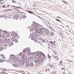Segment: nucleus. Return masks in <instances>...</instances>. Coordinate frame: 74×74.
<instances>
[{"instance_id": "1", "label": "nucleus", "mask_w": 74, "mask_h": 74, "mask_svg": "<svg viewBox=\"0 0 74 74\" xmlns=\"http://www.w3.org/2000/svg\"><path fill=\"white\" fill-rule=\"evenodd\" d=\"M36 53V56H39L40 55H42L44 57H45V54H44V53L41 52H40V51H37L36 53V52H34V53H31V54L32 55H34L35 54V53Z\"/></svg>"}, {"instance_id": "2", "label": "nucleus", "mask_w": 74, "mask_h": 74, "mask_svg": "<svg viewBox=\"0 0 74 74\" xmlns=\"http://www.w3.org/2000/svg\"><path fill=\"white\" fill-rule=\"evenodd\" d=\"M36 27L34 28V30H35V32L37 34H38L39 35H40V34H43V31H38V30L37 29Z\"/></svg>"}, {"instance_id": "3", "label": "nucleus", "mask_w": 74, "mask_h": 74, "mask_svg": "<svg viewBox=\"0 0 74 74\" xmlns=\"http://www.w3.org/2000/svg\"><path fill=\"white\" fill-rule=\"evenodd\" d=\"M33 23H34V24L36 26L34 28H32V29H33V30H34L35 29L34 28L35 27H37V29H38V27H39V25L38 24H37V23H35V22H34V21H33Z\"/></svg>"}, {"instance_id": "4", "label": "nucleus", "mask_w": 74, "mask_h": 74, "mask_svg": "<svg viewBox=\"0 0 74 74\" xmlns=\"http://www.w3.org/2000/svg\"><path fill=\"white\" fill-rule=\"evenodd\" d=\"M39 27H40V25H39V26L38 27V29H37V27H36V29L37 30H38V29H39V30L40 31H41L43 29V27H42V28H39Z\"/></svg>"}, {"instance_id": "5", "label": "nucleus", "mask_w": 74, "mask_h": 74, "mask_svg": "<svg viewBox=\"0 0 74 74\" xmlns=\"http://www.w3.org/2000/svg\"><path fill=\"white\" fill-rule=\"evenodd\" d=\"M46 34L47 36H48L49 34V30L47 29L46 32Z\"/></svg>"}, {"instance_id": "6", "label": "nucleus", "mask_w": 74, "mask_h": 74, "mask_svg": "<svg viewBox=\"0 0 74 74\" xmlns=\"http://www.w3.org/2000/svg\"><path fill=\"white\" fill-rule=\"evenodd\" d=\"M7 46H8V45H7V44H5L3 45V47H4V48H5V49H7Z\"/></svg>"}, {"instance_id": "7", "label": "nucleus", "mask_w": 74, "mask_h": 74, "mask_svg": "<svg viewBox=\"0 0 74 74\" xmlns=\"http://www.w3.org/2000/svg\"><path fill=\"white\" fill-rule=\"evenodd\" d=\"M42 63V60H41L38 61V64H41Z\"/></svg>"}, {"instance_id": "8", "label": "nucleus", "mask_w": 74, "mask_h": 74, "mask_svg": "<svg viewBox=\"0 0 74 74\" xmlns=\"http://www.w3.org/2000/svg\"><path fill=\"white\" fill-rule=\"evenodd\" d=\"M30 47L28 48L27 49V52H29L30 51Z\"/></svg>"}, {"instance_id": "9", "label": "nucleus", "mask_w": 74, "mask_h": 74, "mask_svg": "<svg viewBox=\"0 0 74 74\" xmlns=\"http://www.w3.org/2000/svg\"><path fill=\"white\" fill-rule=\"evenodd\" d=\"M1 56L3 59H5V58H6L5 57V56H4V55L2 54Z\"/></svg>"}, {"instance_id": "10", "label": "nucleus", "mask_w": 74, "mask_h": 74, "mask_svg": "<svg viewBox=\"0 0 74 74\" xmlns=\"http://www.w3.org/2000/svg\"><path fill=\"white\" fill-rule=\"evenodd\" d=\"M13 66H14L15 67H18V65L17 64H13Z\"/></svg>"}, {"instance_id": "11", "label": "nucleus", "mask_w": 74, "mask_h": 74, "mask_svg": "<svg viewBox=\"0 0 74 74\" xmlns=\"http://www.w3.org/2000/svg\"><path fill=\"white\" fill-rule=\"evenodd\" d=\"M33 64H34L33 62H31L30 64V67H32L33 66Z\"/></svg>"}, {"instance_id": "12", "label": "nucleus", "mask_w": 74, "mask_h": 74, "mask_svg": "<svg viewBox=\"0 0 74 74\" xmlns=\"http://www.w3.org/2000/svg\"><path fill=\"white\" fill-rule=\"evenodd\" d=\"M18 60H19V58H17L15 60L14 62H18Z\"/></svg>"}, {"instance_id": "13", "label": "nucleus", "mask_w": 74, "mask_h": 74, "mask_svg": "<svg viewBox=\"0 0 74 74\" xmlns=\"http://www.w3.org/2000/svg\"><path fill=\"white\" fill-rule=\"evenodd\" d=\"M17 36H18V34H15L13 35V37H17Z\"/></svg>"}, {"instance_id": "14", "label": "nucleus", "mask_w": 74, "mask_h": 74, "mask_svg": "<svg viewBox=\"0 0 74 74\" xmlns=\"http://www.w3.org/2000/svg\"><path fill=\"white\" fill-rule=\"evenodd\" d=\"M7 40V39L6 38H5L3 39V42H6Z\"/></svg>"}, {"instance_id": "15", "label": "nucleus", "mask_w": 74, "mask_h": 74, "mask_svg": "<svg viewBox=\"0 0 74 74\" xmlns=\"http://www.w3.org/2000/svg\"><path fill=\"white\" fill-rule=\"evenodd\" d=\"M59 65L60 66H62V61H60V62Z\"/></svg>"}, {"instance_id": "16", "label": "nucleus", "mask_w": 74, "mask_h": 74, "mask_svg": "<svg viewBox=\"0 0 74 74\" xmlns=\"http://www.w3.org/2000/svg\"><path fill=\"white\" fill-rule=\"evenodd\" d=\"M43 30L44 32H46V31L47 30V29L43 27Z\"/></svg>"}, {"instance_id": "17", "label": "nucleus", "mask_w": 74, "mask_h": 74, "mask_svg": "<svg viewBox=\"0 0 74 74\" xmlns=\"http://www.w3.org/2000/svg\"><path fill=\"white\" fill-rule=\"evenodd\" d=\"M12 42H10L9 43V45H10V46H12Z\"/></svg>"}, {"instance_id": "18", "label": "nucleus", "mask_w": 74, "mask_h": 74, "mask_svg": "<svg viewBox=\"0 0 74 74\" xmlns=\"http://www.w3.org/2000/svg\"><path fill=\"white\" fill-rule=\"evenodd\" d=\"M29 66V63H27L26 64V66H27V67H28V66Z\"/></svg>"}, {"instance_id": "19", "label": "nucleus", "mask_w": 74, "mask_h": 74, "mask_svg": "<svg viewBox=\"0 0 74 74\" xmlns=\"http://www.w3.org/2000/svg\"><path fill=\"white\" fill-rule=\"evenodd\" d=\"M14 58V55L13 54H12L10 55V58Z\"/></svg>"}, {"instance_id": "20", "label": "nucleus", "mask_w": 74, "mask_h": 74, "mask_svg": "<svg viewBox=\"0 0 74 74\" xmlns=\"http://www.w3.org/2000/svg\"><path fill=\"white\" fill-rule=\"evenodd\" d=\"M10 40L8 39L7 40V41H6V43H8V42H10Z\"/></svg>"}, {"instance_id": "21", "label": "nucleus", "mask_w": 74, "mask_h": 74, "mask_svg": "<svg viewBox=\"0 0 74 74\" xmlns=\"http://www.w3.org/2000/svg\"><path fill=\"white\" fill-rule=\"evenodd\" d=\"M18 63H19V64H21L22 63V61H21V60Z\"/></svg>"}, {"instance_id": "22", "label": "nucleus", "mask_w": 74, "mask_h": 74, "mask_svg": "<svg viewBox=\"0 0 74 74\" xmlns=\"http://www.w3.org/2000/svg\"><path fill=\"white\" fill-rule=\"evenodd\" d=\"M3 49V47H0V51H2Z\"/></svg>"}, {"instance_id": "23", "label": "nucleus", "mask_w": 74, "mask_h": 74, "mask_svg": "<svg viewBox=\"0 0 74 74\" xmlns=\"http://www.w3.org/2000/svg\"><path fill=\"white\" fill-rule=\"evenodd\" d=\"M4 60H0V63H2L3 62H4Z\"/></svg>"}, {"instance_id": "24", "label": "nucleus", "mask_w": 74, "mask_h": 74, "mask_svg": "<svg viewBox=\"0 0 74 74\" xmlns=\"http://www.w3.org/2000/svg\"><path fill=\"white\" fill-rule=\"evenodd\" d=\"M3 42V40L2 39L0 40V44H1L2 42Z\"/></svg>"}, {"instance_id": "25", "label": "nucleus", "mask_w": 74, "mask_h": 74, "mask_svg": "<svg viewBox=\"0 0 74 74\" xmlns=\"http://www.w3.org/2000/svg\"><path fill=\"white\" fill-rule=\"evenodd\" d=\"M26 50L25 49H24L23 51V53H26Z\"/></svg>"}, {"instance_id": "26", "label": "nucleus", "mask_w": 74, "mask_h": 74, "mask_svg": "<svg viewBox=\"0 0 74 74\" xmlns=\"http://www.w3.org/2000/svg\"><path fill=\"white\" fill-rule=\"evenodd\" d=\"M25 54H23L22 56V59H23V58H24V57H25Z\"/></svg>"}, {"instance_id": "27", "label": "nucleus", "mask_w": 74, "mask_h": 74, "mask_svg": "<svg viewBox=\"0 0 74 74\" xmlns=\"http://www.w3.org/2000/svg\"><path fill=\"white\" fill-rule=\"evenodd\" d=\"M50 42V43H51V44H54V43H53V42L52 41H51Z\"/></svg>"}, {"instance_id": "28", "label": "nucleus", "mask_w": 74, "mask_h": 74, "mask_svg": "<svg viewBox=\"0 0 74 74\" xmlns=\"http://www.w3.org/2000/svg\"><path fill=\"white\" fill-rule=\"evenodd\" d=\"M62 2H63V3H66V4H67V2L65 1H62Z\"/></svg>"}, {"instance_id": "29", "label": "nucleus", "mask_w": 74, "mask_h": 74, "mask_svg": "<svg viewBox=\"0 0 74 74\" xmlns=\"http://www.w3.org/2000/svg\"><path fill=\"white\" fill-rule=\"evenodd\" d=\"M34 62L35 63H37V60H35Z\"/></svg>"}, {"instance_id": "30", "label": "nucleus", "mask_w": 74, "mask_h": 74, "mask_svg": "<svg viewBox=\"0 0 74 74\" xmlns=\"http://www.w3.org/2000/svg\"><path fill=\"white\" fill-rule=\"evenodd\" d=\"M56 20L57 21H58V22H61V21H59V20L58 19H56Z\"/></svg>"}, {"instance_id": "31", "label": "nucleus", "mask_w": 74, "mask_h": 74, "mask_svg": "<svg viewBox=\"0 0 74 74\" xmlns=\"http://www.w3.org/2000/svg\"><path fill=\"white\" fill-rule=\"evenodd\" d=\"M2 7H3V8H6V7H5V5H3L2 6Z\"/></svg>"}, {"instance_id": "32", "label": "nucleus", "mask_w": 74, "mask_h": 74, "mask_svg": "<svg viewBox=\"0 0 74 74\" xmlns=\"http://www.w3.org/2000/svg\"><path fill=\"white\" fill-rule=\"evenodd\" d=\"M22 55V53H19V56H21Z\"/></svg>"}, {"instance_id": "33", "label": "nucleus", "mask_w": 74, "mask_h": 74, "mask_svg": "<svg viewBox=\"0 0 74 74\" xmlns=\"http://www.w3.org/2000/svg\"><path fill=\"white\" fill-rule=\"evenodd\" d=\"M18 17V16H14V17L15 18H17Z\"/></svg>"}, {"instance_id": "34", "label": "nucleus", "mask_w": 74, "mask_h": 74, "mask_svg": "<svg viewBox=\"0 0 74 74\" xmlns=\"http://www.w3.org/2000/svg\"><path fill=\"white\" fill-rule=\"evenodd\" d=\"M23 18L24 19H25V18H26V16H24Z\"/></svg>"}, {"instance_id": "35", "label": "nucleus", "mask_w": 74, "mask_h": 74, "mask_svg": "<svg viewBox=\"0 0 74 74\" xmlns=\"http://www.w3.org/2000/svg\"><path fill=\"white\" fill-rule=\"evenodd\" d=\"M68 62H71V63L72 62V61H71L70 60H69L68 61Z\"/></svg>"}, {"instance_id": "36", "label": "nucleus", "mask_w": 74, "mask_h": 74, "mask_svg": "<svg viewBox=\"0 0 74 74\" xmlns=\"http://www.w3.org/2000/svg\"><path fill=\"white\" fill-rule=\"evenodd\" d=\"M14 41H15V42H18V40H14Z\"/></svg>"}, {"instance_id": "37", "label": "nucleus", "mask_w": 74, "mask_h": 74, "mask_svg": "<svg viewBox=\"0 0 74 74\" xmlns=\"http://www.w3.org/2000/svg\"><path fill=\"white\" fill-rule=\"evenodd\" d=\"M9 34H7L6 36V37H9Z\"/></svg>"}, {"instance_id": "38", "label": "nucleus", "mask_w": 74, "mask_h": 74, "mask_svg": "<svg viewBox=\"0 0 74 74\" xmlns=\"http://www.w3.org/2000/svg\"><path fill=\"white\" fill-rule=\"evenodd\" d=\"M0 4H1V5H2V4H3V3L0 2Z\"/></svg>"}, {"instance_id": "39", "label": "nucleus", "mask_w": 74, "mask_h": 74, "mask_svg": "<svg viewBox=\"0 0 74 74\" xmlns=\"http://www.w3.org/2000/svg\"><path fill=\"white\" fill-rule=\"evenodd\" d=\"M47 26H50V24H49V23H48V24L47 25Z\"/></svg>"}, {"instance_id": "40", "label": "nucleus", "mask_w": 74, "mask_h": 74, "mask_svg": "<svg viewBox=\"0 0 74 74\" xmlns=\"http://www.w3.org/2000/svg\"><path fill=\"white\" fill-rule=\"evenodd\" d=\"M51 36H53L54 35V33H53L51 34Z\"/></svg>"}, {"instance_id": "41", "label": "nucleus", "mask_w": 74, "mask_h": 74, "mask_svg": "<svg viewBox=\"0 0 74 74\" xmlns=\"http://www.w3.org/2000/svg\"><path fill=\"white\" fill-rule=\"evenodd\" d=\"M40 57H41V56L40 57H39V58H38V59H40Z\"/></svg>"}, {"instance_id": "42", "label": "nucleus", "mask_w": 74, "mask_h": 74, "mask_svg": "<svg viewBox=\"0 0 74 74\" xmlns=\"http://www.w3.org/2000/svg\"><path fill=\"white\" fill-rule=\"evenodd\" d=\"M10 6H11V5H8L6 7H10Z\"/></svg>"}, {"instance_id": "43", "label": "nucleus", "mask_w": 74, "mask_h": 74, "mask_svg": "<svg viewBox=\"0 0 74 74\" xmlns=\"http://www.w3.org/2000/svg\"><path fill=\"white\" fill-rule=\"evenodd\" d=\"M12 34H14V32H13L12 33Z\"/></svg>"}, {"instance_id": "44", "label": "nucleus", "mask_w": 74, "mask_h": 74, "mask_svg": "<svg viewBox=\"0 0 74 74\" xmlns=\"http://www.w3.org/2000/svg\"><path fill=\"white\" fill-rule=\"evenodd\" d=\"M3 30L2 29H0V33H1Z\"/></svg>"}, {"instance_id": "45", "label": "nucleus", "mask_w": 74, "mask_h": 74, "mask_svg": "<svg viewBox=\"0 0 74 74\" xmlns=\"http://www.w3.org/2000/svg\"><path fill=\"white\" fill-rule=\"evenodd\" d=\"M29 13H30V14H33V12H29Z\"/></svg>"}, {"instance_id": "46", "label": "nucleus", "mask_w": 74, "mask_h": 74, "mask_svg": "<svg viewBox=\"0 0 74 74\" xmlns=\"http://www.w3.org/2000/svg\"><path fill=\"white\" fill-rule=\"evenodd\" d=\"M49 59H50L51 58V56H49Z\"/></svg>"}, {"instance_id": "47", "label": "nucleus", "mask_w": 74, "mask_h": 74, "mask_svg": "<svg viewBox=\"0 0 74 74\" xmlns=\"http://www.w3.org/2000/svg\"><path fill=\"white\" fill-rule=\"evenodd\" d=\"M1 74H4V73H3V72H2L1 73Z\"/></svg>"}, {"instance_id": "48", "label": "nucleus", "mask_w": 74, "mask_h": 74, "mask_svg": "<svg viewBox=\"0 0 74 74\" xmlns=\"http://www.w3.org/2000/svg\"><path fill=\"white\" fill-rule=\"evenodd\" d=\"M62 70H64V68H62Z\"/></svg>"}, {"instance_id": "49", "label": "nucleus", "mask_w": 74, "mask_h": 74, "mask_svg": "<svg viewBox=\"0 0 74 74\" xmlns=\"http://www.w3.org/2000/svg\"><path fill=\"white\" fill-rule=\"evenodd\" d=\"M31 39L32 40H34V38H31Z\"/></svg>"}, {"instance_id": "50", "label": "nucleus", "mask_w": 74, "mask_h": 74, "mask_svg": "<svg viewBox=\"0 0 74 74\" xmlns=\"http://www.w3.org/2000/svg\"><path fill=\"white\" fill-rule=\"evenodd\" d=\"M27 55H30V53H27Z\"/></svg>"}, {"instance_id": "51", "label": "nucleus", "mask_w": 74, "mask_h": 74, "mask_svg": "<svg viewBox=\"0 0 74 74\" xmlns=\"http://www.w3.org/2000/svg\"><path fill=\"white\" fill-rule=\"evenodd\" d=\"M57 17H58V18H60H60H60L58 16H57Z\"/></svg>"}, {"instance_id": "52", "label": "nucleus", "mask_w": 74, "mask_h": 74, "mask_svg": "<svg viewBox=\"0 0 74 74\" xmlns=\"http://www.w3.org/2000/svg\"><path fill=\"white\" fill-rule=\"evenodd\" d=\"M34 41H36H36H37V40L34 39Z\"/></svg>"}, {"instance_id": "53", "label": "nucleus", "mask_w": 74, "mask_h": 74, "mask_svg": "<svg viewBox=\"0 0 74 74\" xmlns=\"http://www.w3.org/2000/svg\"><path fill=\"white\" fill-rule=\"evenodd\" d=\"M0 18H2V16H0Z\"/></svg>"}, {"instance_id": "54", "label": "nucleus", "mask_w": 74, "mask_h": 74, "mask_svg": "<svg viewBox=\"0 0 74 74\" xmlns=\"http://www.w3.org/2000/svg\"><path fill=\"white\" fill-rule=\"evenodd\" d=\"M14 2H15V1H12V2L13 3H14Z\"/></svg>"}, {"instance_id": "55", "label": "nucleus", "mask_w": 74, "mask_h": 74, "mask_svg": "<svg viewBox=\"0 0 74 74\" xmlns=\"http://www.w3.org/2000/svg\"><path fill=\"white\" fill-rule=\"evenodd\" d=\"M5 74H8L7 73H5Z\"/></svg>"}, {"instance_id": "56", "label": "nucleus", "mask_w": 74, "mask_h": 74, "mask_svg": "<svg viewBox=\"0 0 74 74\" xmlns=\"http://www.w3.org/2000/svg\"><path fill=\"white\" fill-rule=\"evenodd\" d=\"M1 34H0V37H1Z\"/></svg>"}, {"instance_id": "57", "label": "nucleus", "mask_w": 74, "mask_h": 74, "mask_svg": "<svg viewBox=\"0 0 74 74\" xmlns=\"http://www.w3.org/2000/svg\"><path fill=\"white\" fill-rule=\"evenodd\" d=\"M66 26H67V27H69V26L68 25H66Z\"/></svg>"}, {"instance_id": "58", "label": "nucleus", "mask_w": 74, "mask_h": 74, "mask_svg": "<svg viewBox=\"0 0 74 74\" xmlns=\"http://www.w3.org/2000/svg\"><path fill=\"white\" fill-rule=\"evenodd\" d=\"M40 27H42V25H40Z\"/></svg>"}, {"instance_id": "59", "label": "nucleus", "mask_w": 74, "mask_h": 74, "mask_svg": "<svg viewBox=\"0 0 74 74\" xmlns=\"http://www.w3.org/2000/svg\"><path fill=\"white\" fill-rule=\"evenodd\" d=\"M51 66H52V67H53V65H51Z\"/></svg>"}, {"instance_id": "60", "label": "nucleus", "mask_w": 74, "mask_h": 74, "mask_svg": "<svg viewBox=\"0 0 74 74\" xmlns=\"http://www.w3.org/2000/svg\"><path fill=\"white\" fill-rule=\"evenodd\" d=\"M47 56H49V54H48Z\"/></svg>"}, {"instance_id": "61", "label": "nucleus", "mask_w": 74, "mask_h": 74, "mask_svg": "<svg viewBox=\"0 0 74 74\" xmlns=\"http://www.w3.org/2000/svg\"><path fill=\"white\" fill-rule=\"evenodd\" d=\"M23 74H25V73H24V72H23Z\"/></svg>"}, {"instance_id": "62", "label": "nucleus", "mask_w": 74, "mask_h": 74, "mask_svg": "<svg viewBox=\"0 0 74 74\" xmlns=\"http://www.w3.org/2000/svg\"><path fill=\"white\" fill-rule=\"evenodd\" d=\"M54 43H55V41H54Z\"/></svg>"}, {"instance_id": "63", "label": "nucleus", "mask_w": 74, "mask_h": 74, "mask_svg": "<svg viewBox=\"0 0 74 74\" xmlns=\"http://www.w3.org/2000/svg\"><path fill=\"white\" fill-rule=\"evenodd\" d=\"M13 7H15V6H13Z\"/></svg>"}, {"instance_id": "64", "label": "nucleus", "mask_w": 74, "mask_h": 74, "mask_svg": "<svg viewBox=\"0 0 74 74\" xmlns=\"http://www.w3.org/2000/svg\"><path fill=\"white\" fill-rule=\"evenodd\" d=\"M28 74H30L29 73H28Z\"/></svg>"}]
</instances>
